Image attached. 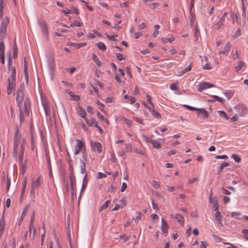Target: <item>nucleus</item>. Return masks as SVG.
I'll use <instances>...</instances> for the list:
<instances>
[{
  "mask_svg": "<svg viewBox=\"0 0 248 248\" xmlns=\"http://www.w3.org/2000/svg\"><path fill=\"white\" fill-rule=\"evenodd\" d=\"M24 84H21L20 87L17 90L16 100L17 104L20 109L25 108V114L29 115L30 109V102L28 98L24 99Z\"/></svg>",
  "mask_w": 248,
  "mask_h": 248,
  "instance_id": "obj_1",
  "label": "nucleus"
},
{
  "mask_svg": "<svg viewBox=\"0 0 248 248\" xmlns=\"http://www.w3.org/2000/svg\"><path fill=\"white\" fill-rule=\"evenodd\" d=\"M23 140L24 139H21V135L19 133L18 130H16L15 132L14 138V147H13V154L14 156L16 158L18 154V146L22 143Z\"/></svg>",
  "mask_w": 248,
  "mask_h": 248,
  "instance_id": "obj_2",
  "label": "nucleus"
},
{
  "mask_svg": "<svg viewBox=\"0 0 248 248\" xmlns=\"http://www.w3.org/2000/svg\"><path fill=\"white\" fill-rule=\"evenodd\" d=\"M43 181L42 176L41 175L39 176L35 180H32L31 190L30 194L33 198H35V189L39 187L41 184L43 183Z\"/></svg>",
  "mask_w": 248,
  "mask_h": 248,
  "instance_id": "obj_3",
  "label": "nucleus"
},
{
  "mask_svg": "<svg viewBox=\"0 0 248 248\" xmlns=\"http://www.w3.org/2000/svg\"><path fill=\"white\" fill-rule=\"evenodd\" d=\"M9 23V20L8 17H5L3 19L0 26V40H2L6 37V29Z\"/></svg>",
  "mask_w": 248,
  "mask_h": 248,
  "instance_id": "obj_4",
  "label": "nucleus"
},
{
  "mask_svg": "<svg viewBox=\"0 0 248 248\" xmlns=\"http://www.w3.org/2000/svg\"><path fill=\"white\" fill-rule=\"evenodd\" d=\"M76 141L77 142L76 147L77 149L75 150L74 153V155H78L80 152H82L83 155H84V154H85L86 152V146L85 142L78 139H77Z\"/></svg>",
  "mask_w": 248,
  "mask_h": 248,
  "instance_id": "obj_5",
  "label": "nucleus"
},
{
  "mask_svg": "<svg viewBox=\"0 0 248 248\" xmlns=\"http://www.w3.org/2000/svg\"><path fill=\"white\" fill-rule=\"evenodd\" d=\"M16 79H8V85L7 87V93L10 94L16 89Z\"/></svg>",
  "mask_w": 248,
  "mask_h": 248,
  "instance_id": "obj_6",
  "label": "nucleus"
},
{
  "mask_svg": "<svg viewBox=\"0 0 248 248\" xmlns=\"http://www.w3.org/2000/svg\"><path fill=\"white\" fill-rule=\"evenodd\" d=\"M90 144L93 152H96L98 154L102 153V146L100 142L92 140L90 141Z\"/></svg>",
  "mask_w": 248,
  "mask_h": 248,
  "instance_id": "obj_7",
  "label": "nucleus"
},
{
  "mask_svg": "<svg viewBox=\"0 0 248 248\" xmlns=\"http://www.w3.org/2000/svg\"><path fill=\"white\" fill-rule=\"evenodd\" d=\"M38 24L42 29L43 33L46 36L47 40H48V31L46 22L44 20H40Z\"/></svg>",
  "mask_w": 248,
  "mask_h": 248,
  "instance_id": "obj_8",
  "label": "nucleus"
},
{
  "mask_svg": "<svg viewBox=\"0 0 248 248\" xmlns=\"http://www.w3.org/2000/svg\"><path fill=\"white\" fill-rule=\"evenodd\" d=\"M4 49V42L1 41L0 42V63L2 65H4L5 63Z\"/></svg>",
  "mask_w": 248,
  "mask_h": 248,
  "instance_id": "obj_9",
  "label": "nucleus"
},
{
  "mask_svg": "<svg viewBox=\"0 0 248 248\" xmlns=\"http://www.w3.org/2000/svg\"><path fill=\"white\" fill-rule=\"evenodd\" d=\"M5 227L4 211L0 220V238L1 237Z\"/></svg>",
  "mask_w": 248,
  "mask_h": 248,
  "instance_id": "obj_10",
  "label": "nucleus"
},
{
  "mask_svg": "<svg viewBox=\"0 0 248 248\" xmlns=\"http://www.w3.org/2000/svg\"><path fill=\"white\" fill-rule=\"evenodd\" d=\"M87 161L86 155V154H84V155H82V159L80 160L81 164L80 166V172L82 174L84 173L86 170V162Z\"/></svg>",
  "mask_w": 248,
  "mask_h": 248,
  "instance_id": "obj_11",
  "label": "nucleus"
},
{
  "mask_svg": "<svg viewBox=\"0 0 248 248\" xmlns=\"http://www.w3.org/2000/svg\"><path fill=\"white\" fill-rule=\"evenodd\" d=\"M235 109L240 116H244L247 113V108L243 105H237L235 107Z\"/></svg>",
  "mask_w": 248,
  "mask_h": 248,
  "instance_id": "obj_12",
  "label": "nucleus"
},
{
  "mask_svg": "<svg viewBox=\"0 0 248 248\" xmlns=\"http://www.w3.org/2000/svg\"><path fill=\"white\" fill-rule=\"evenodd\" d=\"M2 181L3 184L5 185L7 192L8 191L11 185V178L8 176L6 177H2Z\"/></svg>",
  "mask_w": 248,
  "mask_h": 248,
  "instance_id": "obj_13",
  "label": "nucleus"
},
{
  "mask_svg": "<svg viewBox=\"0 0 248 248\" xmlns=\"http://www.w3.org/2000/svg\"><path fill=\"white\" fill-rule=\"evenodd\" d=\"M213 85L208 82H203L198 85V91L200 92L203 90L213 87Z\"/></svg>",
  "mask_w": 248,
  "mask_h": 248,
  "instance_id": "obj_14",
  "label": "nucleus"
},
{
  "mask_svg": "<svg viewBox=\"0 0 248 248\" xmlns=\"http://www.w3.org/2000/svg\"><path fill=\"white\" fill-rule=\"evenodd\" d=\"M162 225H161V230L162 232L166 235L168 234V225L164 219L163 218L161 219Z\"/></svg>",
  "mask_w": 248,
  "mask_h": 248,
  "instance_id": "obj_15",
  "label": "nucleus"
},
{
  "mask_svg": "<svg viewBox=\"0 0 248 248\" xmlns=\"http://www.w3.org/2000/svg\"><path fill=\"white\" fill-rule=\"evenodd\" d=\"M25 140H23L22 143L21 145L20 152L19 155V162L22 161L24 149H25V145H24Z\"/></svg>",
  "mask_w": 248,
  "mask_h": 248,
  "instance_id": "obj_16",
  "label": "nucleus"
},
{
  "mask_svg": "<svg viewBox=\"0 0 248 248\" xmlns=\"http://www.w3.org/2000/svg\"><path fill=\"white\" fill-rule=\"evenodd\" d=\"M132 144L130 143L125 144V148L124 151H123L120 154V156H123L125 155V153H131L132 152Z\"/></svg>",
  "mask_w": 248,
  "mask_h": 248,
  "instance_id": "obj_17",
  "label": "nucleus"
},
{
  "mask_svg": "<svg viewBox=\"0 0 248 248\" xmlns=\"http://www.w3.org/2000/svg\"><path fill=\"white\" fill-rule=\"evenodd\" d=\"M231 49V45L230 44V42H228L227 44L225 45L223 49L219 51V54H227L230 51Z\"/></svg>",
  "mask_w": 248,
  "mask_h": 248,
  "instance_id": "obj_18",
  "label": "nucleus"
},
{
  "mask_svg": "<svg viewBox=\"0 0 248 248\" xmlns=\"http://www.w3.org/2000/svg\"><path fill=\"white\" fill-rule=\"evenodd\" d=\"M215 219L217 221L218 223L220 224L221 226H223V224L221 222L222 216L218 211H217L215 214Z\"/></svg>",
  "mask_w": 248,
  "mask_h": 248,
  "instance_id": "obj_19",
  "label": "nucleus"
},
{
  "mask_svg": "<svg viewBox=\"0 0 248 248\" xmlns=\"http://www.w3.org/2000/svg\"><path fill=\"white\" fill-rule=\"evenodd\" d=\"M197 111L202 115V118H207L209 117V113L204 108H197Z\"/></svg>",
  "mask_w": 248,
  "mask_h": 248,
  "instance_id": "obj_20",
  "label": "nucleus"
},
{
  "mask_svg": "<svg viewBox=\"0 0 248 248\" xmlns=\"http://www.w3.org/2000/svg\"><path fill=\"white\" fill-rule=\"evenodd\" d=\"M69 179L71 188L74 191L76 188L75 177L74 175H70Z\"/></svg>",
  "mask_w": 248,
  "mask_h": 248,
  "instance_id": "obj_21",
  "label": "nucleus"
},
{
  "mask_svg": "<svg viewBox=\"0 0 248 248\" xmlns=\"http://www.w3.org/2000/svg\"><path fill=\"white\" fill-rule=\"evenodd\" d=\"M173 217L177 220L180 225L182 226L184 225V219L182 216L178 214H176Z\"/></svg>",
  "mask_w": 248,
  "mask_h": 248,
  "instance_id": "obj_22",
  "label": "nucleus"
},
{
  "mask_svg": "<svg viewBox=\"0 0 248 248\" xmlns=\"http://www.w3.org/2000/svg\"><path fill=\"white\" fill-rule=\"evenodd\" d=\"M85 120L86 123L91 126H94L95 124H97V122L93 118H91L88 119L87 118H85Z\"/></svg>",
  "mask_w": 248,
  "mask_h": 248,
  "instance_id": "obj_23",
  "label": "nucleus"
},
{
  "mask_svg": "<svg viewBox=\"0 0 248 248\" xmlns=\"http://www.w3.org/2000/svg\"><path fill=\"white\" fill-rule=\"evenodd\" d=\"M19 165L21 167V171L22 174H23L26 170L27 163V160L26 159L24 162L22 161L19 162Z\"/></svg>",
  "mask_w": 248,
  "mask_h": 248,
  "instance_id": "obj_24",
  "label": "nucleus"
},
{
  "mask_svg": "<svg viewBox=\"0 0 248 248\" xmlns=\"http://www.w3.org/2000/svg\"><path fill=\"white\" fill-rule=\"evenodd\" d=\"M149 142H150L155 148L160 149L161 148V144L157 140H150Z\"/></svg>",
  "mask_w": 248,
  "mask_h": 248,
  "instance_id": "obj_25",
  "label": "nucleus"
},
{
  "mask_svg": "<svg viewBox=\"0 0 248 248\" xmlns=\"http://www.w3.org/2000/svg\"><path fill=\"white\" fill-rule=\"evenodd\" d=\"M78 115L81 116L83 118H86V112L81 107H78Z\"/></svg>",
  "mask_w": 248,
  "mask_h": 248,
  "instance_id": "obj_26",
  "label": "nucleus"
},
{
  "mask_svg": "<svg viewBox=\"0 0 248 248\" xmlns=\"http://www.w3.org/2000/svg\"><path fill=\"white\" fill-rule=\"evenodd\" d=\"M225 19L223 18H220L218 22L216 24L215 29L217 30H219L220 28L223 25V23Z\"/></svg>",
  "mask_w": 248,
  "mask_h": 248,
  "instance_id": "obj_27",
  "label": "nucleus"
},
{
  "mask_svg": "<svg viewBox=\"0 0 248 248\" xmlns=\"http://www.w3.org/2000/svg\"><path fill=\"white\" fill-rule=\"evenodd\" d=\"M92 58H93V61L94 62H95L96 63V64L98 66H101V65H102L101 62L100 61L98 58L95 54L93 55Z\"/></svg>",
  "mask_w": 248,
  "mask_h": 248,
  "instance_id": "obj_28",
  "label": "nucleus"
},
{
  "mask_svg": "<svg viewBox=\"0 0 248 248\" xmlns=\"http://www.w3.org/2000/svg\"><path fill=\"white\" fill-rule=\"evenodd\" d=\"M20 114H19V121L20 123H21L24 121V112H25V108H23L22 109H20L19 108Z\"/></svg>",
  "mask_w": 248,
  "mask_h": 248,
  "instance_id": "obj_29",
  "label": "nucleus"
},
{
  "mask_svg": "<svg viewBox=\"0 0 248 248\" xmlns=\"http://www.w3.org/2000/svg\"><path fill=\"white\" fill-rule=\"evenodd\" d=\"M245 65V62L243 61L239 62L238 65L235 66L234 69L236 72L240 71L242 67Z\"/></svg>",
  "mask_w": 248,
  "mask_h": 248,
  "instance_id": "obj_30",
  "label": "nucleus"
},
{
  "mask_svg": "<svg viewBox=\"0 0 248 248\" xmlns=\"http://www.w3.org/2000/svg\"><path fill=\"white\" fill-rule=\"evenodd\" d=\"M97 46L100 50L103 51L106 49V46L105 44L102 42H98L97 44Z\"/></svg>",
  "mask_w": 248,
  "mask_h": 248,
  "instance_id": "obj_31",
  "label": "nucleus"
},
{
  "mask_svg": "<svg viewBox=\"0 0 248 248\" xmlns=\"http://www.w3.org/2000/svg\"><path fill=\"white\" fill-rule=\"evenodd\" d=\"M200 31L199 29V27L198 26H196L195 27V31H194V36L195 38V40L197 41L198 39V37L200 36Z\"/></svg>",
  "mask_w": 248,
  "mask_h": 248,
  "instance_id": "obj_32",
  "label": "nucleus"
},
{
  "mask_svg": "<svg viewBox=\"0 0 248 248\" xmlns=\"http://www.w3.org/2000/svg\"><path fill=\"white\" fill-rule=\"evenodd\" d=\"M241 3H242V16L244 17V22H245L246 13V8L245 7L244 0H241Z\"/></svg>",
  "mask_w": 248,
  "mask_h": 248,
  "instance_id": "obj_33",
  "label": "nucleus"
},
{
  "mask_svg": "<svg viewBox=\"0 0 248 248\" xmlns=\"http://www.w3.org/2000/svg\"><path fill=\"white\" fill-rule=\"evenodd\" d=\"M151 113H152V114L155 118H157V119H160L161 117V116L160 115V114L155 111V110H154V109H152L151 111Z\"/></svg>",
  "mask_w": 248,
  "mask_h": 248,
  "instance_id": "obj_34",
  "label": "nucleus"
},
{
  "mask_svg": "<svg viewBox=\"0 0 248 248\" xmlns=\"http://www.w3.org/2000/svg\"><path fill=\"white\" fill-rule=\"evenodd\" d=\"M241 34V30L240 28L238 29L233 34L232 38L233 39H236Z\"/></svg>",
  "mask_w": 248,
  "mask_h": 248,
  "instance_id": "obj_35",
  "label": "nucleus"
},
{
  "mask_svg": "<svg viewBox=\"0 0 248 248\" xmlns=\"http://www.w3.org/2000/svg\"><path fill=\"white\" fill-rule=\"evenodd\" d=\"M232 157L235 160L236 162H240L241 161V157L236 154H232Z\"/></svg>",
  "mask_w": 248,
  "mask_h": 248,
  "instance_id": "obj_36",
  "label": "nucleus"
},
{
  "mask_svg": "<svg viewBox=\"0 0 248 248\" xmlns=\"http://www.w3.org/2000/svg\"><path fill=\"white\" fill-rule=\"evenodd\" d=\"M110 200H108L105 202V203L101 206L100 211L104 210L107 208L110 202Z\"/></svg>",
  "mask_w": 248,
  "mask_h": 248,
  "instance_id": "obj_37",
  "label": "nucleus"
},
{
  "mask_svg": "<svg viewBox=\"0 0 248 248\" xmlns=\"http://www.w3.org/2000/svg\"><path fill=\"white\" fill-rule=\"evenodd\" d=\"M43 229L44 230V233L41 235V245H43L44 244V240H45V236L46 234V230H45V224L43 223Z\"/></svg>",
  "mask_w": 248,
  "mask_h": 248,
  "instance_id": "obj_38",
  "label": "nucleus"
},
{
  "mask_svg": "<svg viewBox=\"0 0 248 248\" xmlns=\"http://www.w3.org/2000/svg\"><path fill=\"white\" fill-rule=\"evenodd\" d=\"M218 113L220 116L225 118L226 119L228 120L229 118L227 116L226 113L222 110H218Z\"/></svg>",
  "mask_w": 248,
  "mask_h": 248,
  "instance_id": "obj_39",
  "label": "nucleus"
},
{
  "mask_svg": "<svg viewBox=\"0 0 248 248\" xmlns=\"http://www.w3.org/2000/svg\"><path fill=\"white\" fill-rule=\"evenodd\" d=\"M13 51V57L14 59H16L17 57L18 52L17 47L16 44H15V46L14 47Z\"/></svg>",
  "mask_w": 248,
  "mask_h": 248,
  "instance_id": "obj_40",
  "label": "nucleus"
},
{
  "mask_svg": "<svg viewBox=\"0 0 248 248\" xmlns=\"http://www.w3.org/2000/svg\"><path fill=\"white\" fill-rule=\"evenodd\" d=\"M212 97L213 98H214L215 99H216L217 101L223 104L224 103L225 100L222 98H220L217 95H213L212 96Z\"/></svg>",
  "mask_w": 248,
  "mask_h": 248,
  "instance_id": "obj_41",
  "label": "nucleus"
},
{
  "mask_svg": "<svg viewBox=\"0 0 248 248\" xmlns=\"http://www.w3.org/2000/svg\"><path fill=\"white\" fill-rule=\"evenodd\" d=\"M230 165L229 163L227 162H223L222 163L219 167H218V170H223L225 167H228Z\"/></svg>",
  "mask_w": 248,
  "mask_h": 248,
  "instance_id": "obj_42",
  "label": "nucleus"
},
{
  "mask_svg": "<svg viewBox=\"0 0 248 248\" xmlns=\"http://www.w3.org/2000/svg\"><path fill=\"white\" fill-rule=\"evenodd\" d=\"M45 152L46 158V160L50 159L49 153L47 147H45Z\"/></svg>",
  "mask_w": 248,
  "mask_h": 248,
  "instance_id": "obj_43",
  "label": "nucleus"
},
{
  "mask_svg": "<svg viewBox=\"0 0 248 248\" xmlns=\"http://www.w3.org/2000/svg\"><path fill=\"white\" fill-rule=\"evenodd\" d=\"M170 88L173 91H178V87H177L176 84L174 83H171L170 86Z\"/></svg>",
  "mask_w": 248,
  "mask_h": 248,
  "instance_id": "obj_44",
  "label": "nucleus"
},
{
  "mask_svg": "<svg viewBox=\"0 0 248 248\" xmlns=\"http://www.w3.org/2000/svg\"><path fill=\"white\" fill-rule=\"evenodd\" d=\"M122 20L120 19L119 20L117 21L116 23H115L113 26V29H116L117 30H119L120 28V27L118 26L119 24H120L122 23Z\"/></svg>",
  "mask_w": 248,
  "mask_h": 248,
  "instance_id": "obj_45",
  "label": "nucleus"
},
{
  "mask_svg": "<svg viewBox=\"0 0 248 248\" xmlns=\"http://www.w3.org/2000/svg\"><path fill=\"white\" fill-rule=\"evenodd\" d=\"M106 35H107V38L109 40H112V41H115L116 40L114 39V37L118 36V35L116 34H114L113 35L106 34Z\"/></svg>",
  "mask_w": 248,
  "mask_h": 248,
  "instance_id": "obj_46",
  "label": "nucleus"
},
{
  "mask_svg": "<svg viewBox=\"0 0 248 248\" xmlns=\"http://www.w3.org/2000/svg\"><path fill=\"white\" fill-rule=\"evenodd\" d=\"M146 97H147V102L149 104H150L152 106V107L154 108V104L152 103V100H152L151 97L150 95H149L148 94H147Z\"/></svg>",
  "mask_w": 248,
  "mask_h": 248,
  "instance_id": "obj_47",
  "label": "nucleus"
},
{
  "mask_svg": "<svg viewBox=\"0 0 248 248\" xmlns=\"http://www.w3.org/2000/svg\"><path fill=\"white\" fill-rule=\"evenodd\" d=\"M35 212L34 211H32V215L31 217V219L30 223H31V226L32 225V224H34V221L35 220Z\"/></svg>",
  "mask_w": 248,
  "mask_h": 248,
  "instance_id": "obj_48",
  "label": "nucleus"
},
{
  "mask_svg": "<svg viewBox=\"0 0 248 248\" xmlns=\"http://www.w3.org/2000/svg\"><path fill=\"white\" fill-rule=\"evenodd\" d=\"M8 79H16V70L15 68L12 70L11 74V77L9 78Z\"/></svg>",
  "mask_w": 248,
  "mask_h": 248,
  "instance_id": "obj_49",
  "label": "nucleus"
},
{
  "mask_svg": "<svg viewBox=\"0 0 248 248\" xmlns=\"http://www.w3.org/2000/svg\"><path fill=\"white\" fill-rule=\"evenodd\" d=\"M116 56L118 60L122 61L123 60H124L123 55L121 53H116Z\"/></svg>",
  "mask_w": 248,
  "mask_h": 248,
  "instance_id": "obj_50",
  "label": "nucleus"
},
{
  "mask_svg": "<svg viewBox=\"0 0 248 248\" xmlns=\"http://www.w3.org/2000/svg\"><path fill=\"white\" fill-rule=\"evenodd\" d=\"M73 25L76 27H81L83 26V24L78 20H75L73 22Z\"/></svg>",
  "mask_w": 248,
  "mask_h": 248,
  "instance_id": "obj_51",
  "label": "nucleus"
},
{
  "mask_svg": "<svg viewBox=\"0 0 248 248\" xmlns=\"http://www.w3.org/2000/svg\"><path fill=\"white\" fill-rule=\"evenodd\" d=\"M208 245V244L207 242L206 241H202L201 242L200 248H206Z\"/></svg>",
  "mask_w": 248,
  "mask_h": 248,
  "instance_id": "obj_52",
  "label": "nucleus"
},
{
  "mask_svg": "<svg viewBox=\"0 0 248 248\" xmlns=\"http://www.w3.org/2000/svg\"><path fill=\"white\" fill-rule=\"evenodd\" d=\"M213 207L214 208L215 211H218V203H217V200H215V201L213 203Z\"/></svg>",
  "mask_w": 248,
  "mask_h": 248,
  "instance_id": "obj_53",
  "label": "nucleus"
},
{
  "mask_svg": "<svg viewBox=\"0 0 248 248\" xmlns=\"http://www.w3.org/2000/svg\"><path fill=\"white\" fill-rule=\"evenodd\" d=\"M80 98L79 95L74 94L73 96H72L71 100L78 101L80 100Z\"/></svg>",
  "mask_w": 248,
  "mask_h": 248,
  "instance_id": "obj_54",
  "label": "nucleus"
},
{
  "mask_svg": "<svg viewBox=\"0 0 248 248\" xmlns=\"http://www.w3.org/2000/svg\"><path fill=\"white\" fill-rule=\"evenodd\" d=\"M34 224H32V225L31 226V223H30L29 224V229H28V232L29 233V235L31 236V231L32 230H33V229L34 228Z\"/></svg>",
  "mask_w": 248,
  "mask_h": 248,
  "instance_id": "obj_55",
  "label": "nucleus"
},
{
  "mask_svg": "<svg viewBox=\"0 0 248 248\" xmlns=\"http://www.w3.org/2000/svg\"><path fill=\"white\" fill-rule=\"evenodd\" d=\"M106 177V175L102 172H98L97 176H96L97 179H101L103 178H105Z\"/></svg>",
  "mask_w": 248,
  "mask_h": 248,
  "instance_id": "obj_56",
  "label": "nucleus"
},
{
  "mask_svg": "<svg viewBox=\"0 0 248 248\" xmlns=\"http://www.w3.org/2000/svg\"><path fill=\"white\" fill-rule=\"evenodd\" d=\"M215 158L217 159H227L228 156L225 155H217L215 156Z\"/></svg>",
  "mask_w": 248,
  "mask_h": 248,
  "instance_id": "obj_57",
  "label": "nucleus"
},
{
  "mask_svg": "<svg viewBox=\"0 0 248 248\" xmlns=\"http://www.w3.org/2000/svg\"><path fill=\"white\" fill-rule=\"evenodd\" d=\"M203 68L206 70H210L211 69L212 67L209 63H206L203 66Z\"/></svg>",
  "mask_w": 248,
  "mask_h": 248,
  "instance_id": "obj_58",
  "label": "nucleus"
},
{
  "mask_svg": "<svg viewBox=\"0 0 248 248\" xmlns=\"http://www.w3.org/2000/svg\"><path fill=\"white\" fill-rule=\"evenodd\" d=\"M120 202L121 203L120 205H121L122 207H124V206H125L126 205V201H125L124 198H122L120 200Z\"/></svg>",
  "mask_w": 248,
  "mask_h": 248,
  "instance_id": "obj_59",
  "label": "nucleus"
},
{
  "mask_svg": "<svg viewBox=\"0 0 248 248\" xmlns=\"http://www.w3.org/2000/svg\"><path fill=\"white\" fill-rule=\"evenodd\" d=\"M224 94L227 97L228 99H230L232 96V94L231 92H225Z\"/></svg>",
  "mask_w": 248,
  "mask_h": 248,
  "instance_id": "obj_60",
  "label": "nucleus"
},
{
  "mask_svg": "<svg viewBox=\"0 0 248 248\" xmlns=\"http://www.w3.org/2000/svg\"><path fill=\"white\" fill-rule=\"evenodd\" d=\"M127 187V185L125 183H123L121 187V191L122 192H124L126 188Z\"/></svg>",
  "mask_w": 248,
  "mask_h": 248,
  "instance_id": "obj_61",
  "label": "nucleus"
},
{
  "mask_svg": "<svg viewBox=\"0 0 248 248\" xmlns=\"http://www.w3.org/2000/svg\"><path fill=\"white\" fill-rule=\"evenodd\" d=\"M153 186L154 188H159L160 187L159 183L156 181H153Z\"/></svg>",
  "mask_w": 248,
  "mask_h": 248,
  "instance_id": "obj_62",
  "label": "nucleus"
},
{
  "mask_svg": "<svg viewBox=\"0 0 248 248\" xmlns=\"http://www.w3.org/2000/svg\"><path fill=\"white\" fill-rule=\"evenodd\" d=\"M96 114L98 118L102 121H103L105 118L104 116L103 115H102L98 111L97 112Z\"/></svg>",
  "mask_w": 248,
  "mask_h": 248,
  "instance_id": "obj_63",
  "label": "nucleus"
},
{
  "mask_svg": "<svg viewBox=\"0 0 248 248\" xmlns=\"http://www.w3.org/2000/svg\"><path fill=\"white\" fill-rule=\"evenodd\" d=\"M223 200L225 203L229 202L230 201V198L227 196H223Z\"/></svg>",
  "mask_w": 248,
  "mask_h": 248,
  "instance_id": "obj_64",
  "label": "nucleus"
}]
</instances>
